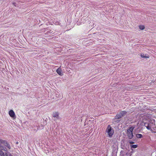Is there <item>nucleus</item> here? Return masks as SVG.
Segmentation results:
<instances>
[{"label": "nucleus", "mask_w": 156, "mask_h": 156, "mask_svg": "<svg viewBox=\"0 0 156 156\" xmlns=\"http://www.w3.org/2000/svg\"><path fill=\"white\" fill-rule=\"evenodd\" d=\"M144 126H145L149 130H150V127L149 126V123L145 122L144 123Z\"/></svg>", "instance_id": "1a4fd4ad"}, {"label": "nucleus", "mask_w": 156, "mask_h": 156, "mask_svg": "<svg viewBox=\"0 0 156 156\" xmlns=\"http://www.w3.org/2000/svg\"><path fill=\"white\" fill-rule=\"evenodd\" d=\"M106 133H107V136L109 137H112L114 133V130L110 125L108 126L106 130Z\"/></svg>", "instance_id": "7ed1b4c3"}, {"label": "nucleus", "mask_w": 156, "mask_h": 156, "mask_svg": "<svg viewBox=\"0 0 156 156\" xmlns=\"http://www.w3.org/2000/svg\"><path fill=\"white\" fill-rule=\"evenodd\" d=\"M129 142L130 144H132L134 143V142L132 141L131 140H129Z\"/></svg>", "instance_id": "2eb2a0df"}, {"label": "nucleus", "mask_w": 156, "mask_h": 156, "mask_svg": "<svg viewBox=\"0 0 156 156\" xmlns=\"http://www.w3.org/2000/svg\"><path fill=\"white\" fill-rule=\"evenodd\" d=\"M130 147L131 148H136L138 147V145H130Z\"/></svg>", "instance_id": "f8f14e48"}, {"label": "nucleus", "mask_w": 156, "mask_h": 156, "mask_svg": "<svg viewBox=\"0 0 156 156\" xmlns=\"http://www.w3.org/2000/svg\"><path fill=\"white\" fill-rule=\"evenodd\" d=\"M53 118H56L57 119H59V113L58 112H54L53 114Z\"/></svg>", "instance_id": "0eeeda50"}, {"label": "nucleus", "mask_w": 156, "mask_h": 156, "mask_svg": "<svg viewBox=\"0 0 156 156\" xmlns=\"http://www.w3.org/2000/svg\"><path fill=\"white\" fill-rule=\"evenodd\" d=\"M53 119V120H55V121H57V120L58 119H57L56 118H54Z\"/></svg>", "instance_id": "f3484780"}, {"label": "nucleus", "mask_w": 156, "mask_h": 156, "mask_svg": "<svg viewBox=\"0 0 156 156\" xmlns=\"http://www.w3.org/2000/svg\"><path fill=\"white\" fill-rule=\"evenodd\" d=\"M139 28L141 30H143L145 28L144 26L143 25H141L139 26Z\"/></svg>", "instance_id": "4468645a"}, {"label": "nucleus", "mask_w": 156, "mask_h": 156, "mask_svg": "<svg viewBox=\"0 0 156 156\" xmlns=\"http://www.w3.org/2000/svg\"><path fill=\"white\" fill-rule=\"evenodd\" d=\"M15 3H13V4L14 5H15Z\"/></svg>", "instance_id": "aec40b11"}, {"label": "nucleus", "mask_w": 156, "mask_h": 156, "mask_svg": "<svg viewBox=\"0 0 156 156\" xmlns=\"http://www.w3.org/2000/svg\"><path fill=\"white\" fill-rule=\"evenodd\" d=\"M126 113L127 112L126 111H122L117 114L114 119V121L117 122H119L120 121V120H116V119L121 118L122 117L124 116Z\"/></svg>", "instance_id": "20e7f679"}, {"label": "nucleus", "mask_w": 156, "mask_h": 156, "mask_svg": "<svg viewBox=\"0 0 156 156\" xmlns=\"http://www.w3.org/2000/svg\"><path fill=\"white\" fill-rule=\"evenodd\" d=\"M135 127V126H132L126 130V134L129 139H132L134 136L133 132Z\"/></svg>", "instance_id": "f03ea898"}, {"label": "nucleus", "mask_w": 156, "mask_h": 156, "mask_svg": "<svg viewBox=\"0 0 156 156\" xmlns=\"http://www.w3.org/2000/svg\"><path fill=\"white\" fill-rule=\"evenodd\" d=\"M141 56L142 58H149V56H146V55H144L143 53L141 54Z\"/></svg>", "instance_id": "9d476101"}, {"label": "nucleus", "mask_w": 156, "mask_h": 156, "mask_svg": "<svg viewBox=\"0 0 156 156\" xmlns=\"http://www.w3.org/2000/svg\"><path fill=\"white\" fill-rule=\"evenodd\" d=\"M149 127H150V130L152 128H153L154 127L153 126V123L151 122H149Z\"/></svg>", "instance_id": "9b49d317"}, {"label": "nucleus", "mask_w": 156, "mask_h": 156, "mask_svg": "<svg viewBox=\"0 0 156 156\" xmlns=\"http://www.w3.org/2000/svg\"><path fill=\"white\" fill-rule=\"evenodd\" d=\"M5 147L9 149H11L10 144L6 140L0 139V150L7 151V149Z\"/></svg>", "instance_id": "f257e3e1"}, {"label": "nucleus", "mask_w": 156, "mask_h": 156, "mask_svg": "<svg viewBox=\"0 0 156 156\" xmlns=\"http://www.w3.org/2000/svg\"><path fill=\"white\" fill-rule=\"evenodd\" d=\"M0 156H5L4 153L1 150H0Z\"/></svg>", "instance_id": "ddd939ff"}, {"label": "nucleus", "mask_w": 156, "mask_h": 156, "mask_svg": "<svg viewBox=\"0 0 156 156\" xmlns=\"http://www.w3.org/2000/svg\"><path fill=\"white\" fill-rule=\"evenodd\" d=\"M136 136L137 138H140L143 137V135L141 134H136Z\"/></svg>", "instance_id": "6e6552de"}, {"label": "nucleus", "mask_w": 156, "mask_h": 156, "mask_svg": "<svg viewBox=\"0 0 156 156\" xmlns=\"http://www.w3.org/2000/svg\"><path fill=\"white\" fill-rule=\"evenodd\" d=\"M9 115L12 118H15V115L14 112L12 110H10L9 112Z\"/></svg>", "instance_id": "39448f33"}, {"label": "nucleus", "mask_w": 156, "mask_h": 156, "mask_svg": "<svg viewBox=\"0 0 156 156\" xmlns=\"http://www.w3.org/2000/svg\"><path fill=\"white\" fill-rule=\"evenodd\" d=\"M18 144V142H16V144Z\"/></svg>", "instance_id": "6ab92c4d"}, {"label": "nucleus", "mask_w": 156, "mask_h": 156, "mask_svg": "<svg viewBox=\"0 0 156 156\" xmlns=\"http://www.w3.org/2000/svg\"><path fill=\"white\" fill-rule=\"evenodd\" d=\"M48 33H51V30H50V31H48Z\"/></svg>", "instance_id": "a211bd4d"}, {"label": "nucleus", "mask_w": 156, "mask_h": 156, "mask_svg": "<svg viewBox=\"0 0 156 156\" xmlns=\"http://www.w3.org/2000/svg\"><path fill=\"white\" fill-rule=\"evenodd\" d=\"M56 72L59 74V75L60 76H62L63 75V73L62 72V71L60 67L58 68L56 70Z\"/></svg>", "instance_id": "423d86ee"}, {"label": "nucleus", "mask_w": 156, "mask_h": 156, "mask_svg": "<svg viewBox=\"0 0 156 156\" xmlns=\"http://www.w3.org/2000/svg\"><path fill=\"white\" fill-rule=\"evenodd\" d=\"M6 156H8V155H7V153H5V154ZM9 156H13L11 154H9Z\"/></svg>", "instance_id": "dca6fc26"}]
</instances>
